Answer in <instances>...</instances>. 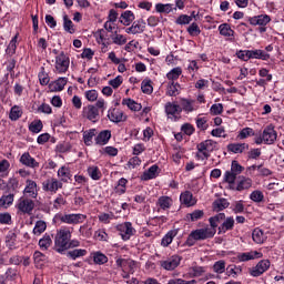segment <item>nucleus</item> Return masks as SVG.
Listing matches in <instances>:
<instances>
[{
	"instance_id": "obj_1",
	"label": "nucleus",
	"mask_w": 284,
	"mask_h": 284,
	"mask_svg": "<svg viewBox=\"0 0 284 284\" xmlns=\"http://www.w3.org/2000/svg\"><path fill=\"white\" fill-rule=\"evenodd\" d=\"M105 100L99 99L95 104H89L82 109V119L91 121V123H98L101 119V114L105 112Z\"/></svg>"
},
{
	"instance_id": "obj_2",
	"label": "nucleus",
	"mask_w": 284,
	"mask_h": 284,
	"mask_svg": "<svg viewBox=\"0 0 284 284\" xmlns=\"http://www.w3.org/2000/svg\"><path fill=\"white\" fill-rule=\"evenodd\" d=\"M214 235H215L214 229H209V227L197 229L192 231L189 234L185 243L189 247H192L196 245V241H206V239H214Z\"/></svg>"
},
{
	"instance_id": "obj_3",
	"label": "nucleus",
	"mask_w": 284,
	"mask_h": 284,
	"mask_svg": "<svg viewBox=\"0 0 284 284\" xmlns=\"http://www.w3.org/2000/svg\"><path fill=\"white\" fill-rule=\"evenodd\" d=\"M196 159L200 161H205L212 156V152H216V150H219V142L214 140L202 141L196 145Z\"/></svg>"
},
{
	"instance_id": "obj_4",
	"label": "nucleus",
	"mask_w": 284,
	"mask_h": 284,
	"mask_svg": "<svg viewBox=\"0 0 284 284\" xmlns=\"http://www.w3.org/2000/svg\"><path fill=\"white\" fill-rule=\"evenodd\" d=\"M70 239H72V231H70V229L62 227L57 231V234L54 237V245L59 254L68 250V243H70Z\"/></svg>"
},
{
	"instance_id": "obj_5",
	"label": "nucleus",
	"mask_w": 284,
	"mask_h": 284,
	"mask_svg": "<svg viewBox=\"0 0 284 284\" xmlns=\"http://www.w3.org/2000/svg\"><path fill=\"white\" fill-rule=\"evenodd\" d=\"M55 219L57 221H60V223H65L67 225H80V223H83L88 219V215L81 213H59L55 215Z\"/></svg>"
},
{
	"instance_id": "obj_6",
	"label": "nucleus",
	"mask_w": 284,
	"mask_h": 284,
	"mask_svg": "<svg viewBox=\"0 0 284 284\" xmlns=\"http://www.w3.org/2000/svg\"><path fill=\"white\" fill-rule=\"evenodd\" d=\"M34 200L24 195L21 196L16 204V210L18 214H28V216L32 215V212H34Z\"/></svg>"
},
{
	"instance_id": "obj_7",
	"label": "nucleus",
	"mask_w": 284,
	"mask_h": 284,
	"mask_svg": "<svg viewBox=\"0 0 284 284\" xmlns=\"http://www.w3.org/2000/svg\"><path fill=\"white\" fill-rule=\"evenodd\" d=\"M70 69V57L65 54V52H60L55 57V65H54V72L57 74H65V72Z\"/></svg>"
},
{
	"instance_id": "obj_8",
	"label": "nucleus",
	"mask_w": 284,
	"mask_h": 284,
	"mask_svg": "<svg viewBox=\"0 0 284 284\" xmlns=\"http://www.w3.org/2000/svg\"><path fill=\"white\" fill-rule=\"evenodd\" d=\"M164 112L171 121H179L181 119V105L176 104V102H166L164 105Z\"/></svg>"
},
{
	"instance_id": "obj_9",
	"label": "nucleus",
	"mask_w": 284,
	"mask_h": 284,
	"mask_svg": "<svg viewBox=\"0 0 284 284\" xmlns=\"http://www.w3.org/2000/svg\"><path fill=\"white\" fill-rule=\"evenodd\" d=\"M42 190L44 192H52L53 194H57L59 190H63V182L55 178H49L42 183Z\"/></svg>"
},
{
	"instance_id": "obj_10",
	"label": "nucleus",
	"mask_w": 284,
	"mask_h": 284,
	"mask_svg": "<svg viewBox=\"0 0 284 284\" xmlns=\"http://www.w3.org/2000/svg\"><path fill=\"white\" fill-rule=\"evenodd\" d=\"M118 232H120V236L122 241H130V237L134 236L136 230L132 227V222H124L122 224L116 225Z\"/></svg>"
},
{
	"instance_id": "obj_11",
	"label": "nucleus",
	"mask_w": 284,
	"mask_h": 284,
	"mask_svg": "<svg viewBox=\"0 0 284 284\" xmlns=\"http://www.w3.org/2000/svg\"><path fill=\"white\" fill-rule=\"evenodd\" d=\"M23 194V196H27L28 199H37V196H39V186L34 180L26 181Z\"/></svg>"
},
{
	"instance_id": "obj_12",
	"label": "nucleus",
	"mask_w": 284,
	"mask_h": 284,
	"mask_svg": "<svg viewBox=\"0 0 284 284\" xmlns=\"http://www.w3.org/2000/svg\"><path fill=\"white\" fill-rule=\"evenodd\" d=\"M108 119L112 123H123L128 121V115H125V113H123V111H121L120 109L114 108L109 110Z\"/></svg>"
},
{
	"instance_id": "obj_13",
	"label": "nucleus",
	"mask_w": 284,
	"mask_h": 284,
	"mask_svg": "<svg viewBox=\"0 0 284 284\" xmlns=\"http://www.w3.org/2000/svg\"><path fill=\"white\" fill-rule=\"evenodd\" d=\"M126 34H143L145 32V20L140 19L125 29Z\"/></svg>"
},
{
	"instance_id": "obj_14",
	"label": "nucleus",
	"mask_w": 284,
	"mask_h": 284,
	"mask_svg": "<svg viewBox=\"0 0 284 284\" xmlns=\"http://www.w3.org/2000/svg\"><path fill=\"white\" fill-rule=\"evenodd\" d=\"M19 162L26 168H31V170H37V168H39V162L30 155V152H24L20 156Z\"/></svg>"
},
{
	"instance_id": "obj_15",
	"label": "nucleus",
	"mask_w": 284,
	"mask_h": 284,
	"mask_svg": "<svg viewBox=\"0 0 284 284\" xmlns=\"http://www.w3.org/2000/svg\"><path fill=\"white\" fill-rule=\"evenodd\" d=\"M160 265L163 267V270H168L169 272L176 270V266L181 265V257L179 255H173L165 261H161Z\"/></svg>"
},
{
	"instance_id": "obj_16",
	"label": "nucleus",
	"mask_w": 284,
	"mask_h": 284,
	"mask_svg": "<svg viewBox=\"0 0 284 284\" xmlns=\"http://www.w3.org/2000/svg\"><path fill=\"white\" fill-rule=\"evenodd\" d=\"M262 135L264 143H266V145H272L274 144V141H276L277 133L272 125H268L264 129Z\"/></svg>"
},
{
	"instance_id": "obj_17",
	"label": "nucleus",
	"mask_w": 284,
	"mask_h": 284,
	"mask_svg": "<svg viewBox=\"0 0 284 284\" xmlns=\"http://www.w3.org/2000/svg\"><path fill=\"white\" fill-rule=\"evenodd\" d=\"M267 270H270V261L262 260L251 270V276H261L262 274H265Z\"/></svg>"
},
{
	"instance_id": "obj_18",
	"label": "nucleus",
	"mask_w": 284,
	"mask_h": 284,
	"mask_svg": "<svg viewBox=\"0 0 284 284\" xmlns=\"http://www.w3.org/2000/svg\"><path fill=\"white\" fill-rule=\"evenodd\" d=\"M247 21L251 26H267L272 18L268 14H260L254 17H248Z\"/></svg>"
},
{
	"instance_id": "obj_19",
	"label": "nucleus",
	"mask_w": 284,
	"mask_h": 284,
	"mask_svg": "<svg viewBox=\"0 0 284 284\" xmlns=\"http://www.w3.org/2000/svg\"><path fill=\"white\" fill-rule=\"evenodd\" d=\"M180 201L182 205H185L186 207H194L196 204V197H194V194L190 191H184L180 195Z\"/></svg>"
},
{
	"instance_id": "obj_20",
	"label": "nucleus",
	"mask_w": 284,
	"mask_h": 284,
	"mask_svg": "<svg viewBox=\"0 0 284 284\" xmlns=\"http://www.w3.org/2000/svg\"><path fill=\"white\" fill-rule=\"evenodd\" d=\"M181 110L186 112L187 114H190V112H194L195 110H199V105H196V101L195 100H191V99H181V105H180Z\"/></svg>"
},
{
	"instance_id": "obj_21",
	"label": "nucleus",
	"mask_w": 284,
	"mask_h": 284,
	"mask_svg": "<svg viewBox=\"0 0 284 284\" xmlns=\"http://www.w3.org/2000/svg\"><path fill=\"white\" fill-rule=\"evenodd\" d=\"M254 258H263V253L258 251H250L246 253H240L237 255V260L241 261L242 263H245L247 261H254Z\"/></svg>"
},
{
	"instance_id": "obj_22",
	"label": "nucleus",
	"mask_w": 284,
	"mask_h": 284,
	"mask_svg": "<svg viewBox=\"0 0 284 284\" xmlns=\"http://www.w3.org/2000/svg\"><path fill=\"white\" fill-rule=\"evenodd\" d=\"M227 152H232L233 154H243L245 150H250V144L247 143H230L226 146Z\"/></svg>"
},
{
	"instance_id": "obj_23",
	"label": "nucleus",
	"mask_w": 284,
	"mask_h": 284,
	"mask_svg": "<svg viewBox=\"0 0 284 284\" xmlns=\"http://www.w3.org/2000/svg\"><path fill=\"white\" fill-rule=\"evenodd\" d=\"M65 85H68V78H59L49 84V90L50 92H62Z\"/></svg>"
},
{
	"instance_id": "obj_24",
	"label": "nucleus",
	"mask_w": 284,
	"mask_h": 284,
	"mask_svg": "<svg viewBox=\"0 0 284 284\" xmlns=\"http://www.w3.org/2000/svg\"><path fill=\"white\" fill-rule=\"evenodd\" d=\"M224 222L219 226V232L217 234H225V232H230L234 230V217L229 216L223 220Z\"/></svg>"
},
{
	"instance_id": "obj_25",
	"label": "nucleus",
	"mask_w": 284,
	"mask_h": 284,
	"mask_svg": "<svg viewBox=\"0 0 284 284\" xmlns=\"http://www.w3.org/2000/svg\"><path fill=\"white\" fill-rule=\"evenodd\" d=\"M110 139H112V131H110V130L101 131L95 138V144L97 145H106V143H109Z\"/></svg>"
},
{
	"instance_id": "obj_26",
	"label": "nucleus",
	"mask_w": 284,
	"mask_h": 284,
	"mask_svg": "<svg viewBox=\"0 0 284 284\" xmlns=\"http://www.w3.org/2000/svg\"><path fill=\"white\" fill-rule=\"evenodd\" d=\"M14 203V193H8L3 194L0 197V207H3V210H8Z\"/></svg>"
},
{
	"instance_id": "obj_27",
	"label": "nucleus",
	"mask_w": 284,
	"mask_h": 284,
	"mask_svg": "<svg viewBox=\"0 0 284 284\" xmlns=\"http://www.w3.org/2000/svg\"><path fill=\"white\" fill-rule=\"evenodd\" d=\"M174 201L172 200V197L168 196V195H162L158 199L156 205L161 209V210H170L173 205Z\"/></svg>"
},
{
	"instance_id": "obj_28",
	"label": "nucleus",
	"mask_w": 284,
	"mask_h": 284,
	"mask_svg": "<svg viewBox=\"0 0 284 284\" xmlns=\"http://www.w3.org/2000/svg\"><path fill=\"white\" fill-rule=\"evenodd\" d=\"M250 59H262V61H267V59H270V53L261 49L248 50V60Z\"/></svg>"
},
{
	"instance_id": "obj_29",
	"label": "nucleus",
	"mask_w": 284,
	"mask_h": 284,
	"mask_svg": "<svg viewBox=\"0 0 284 284\" xmlns=\"http://www.w3.org/2000/svg\"><path fill=\"white\" fill-rule=\"evenodd\" d=\"M156 176H159V165L154 164L143 173L142 181H151L152 179H156Z\"/></svg>"
},
{
	"instance_id": "obj_30",
	"label": "nucleus",
	"mask_w": 284,
	"mask_h": 284,
	"mask_svg": "<svg viewBox=\"0 0 284 284\" xmlns=\"http://www.w3.org/2000/svg\"><path fill=\"white\" fill-rule=\"evenodd\" d=\"M222 221H225V213H219L215 216L210 217L209 223L211 227H206V229L214 230L216 234V227H219V223H221Z\"/></svg>"
},
{
	"instance_id": "obj_31",
	"label": "nucleus",
	"mask_w": 284,
	"mask_h": 284,
	"mask_svg": "<svg viewBox=\"0 0 284 284\" xmlns=\"http://www.w3.org/2000/svg\"><path fill=\"white\" fill-rule=\"evenodd\" d=\"M115 265L118 267H121L122 272H128V270H132L133 265H134V261L130 260V258H118L115 261Z\"/></svg>"
},
{
	"instance_id": "obj_32",
	"label": "nucleus",
	"mask_w": 284,
	"mask_h": 284,
	"mask_svg": "<svg viewBox=\"0 0 284 284\" xmlns=\"http://www.w3.org/2000/svg\"><path fill=\"white\" fill-rule=\"evenodd\" d=\"M183 74V69L181 67L173 68L169 73H166V79L170 83H175L179 81V77Z\"/></svg>"
},
{
	"instance_id": "obj_33",
	"label": "nucleus",
	"mask_w": 284,
	"mask_h": 284,
	"mask_svg": "<svg viewBox=\"0 0 284 284\" xmlns=\"http://www.w3.org/2000/svg\"><path fill=\"white\" fill-rule=\"evenodd\" d=\"M58 176L60 178L61 183H68L72 179V173L67 166H62L58 170Z\"/></svg>"
},
{
	"instance_id": "obj_34",
	"label": "nucleus",
	"mask_w": 284,
	"mask_h": 284,
	"mask_svg": "<svg viewBox=\"0 0 284 284\" xmlns=\"http://www.w3.org/2000/svg\"><path fill=\"white\" fill-rule=\"evenodd\" d=\"M173 10H176V8H174V4L172 3H156L155 4V12H159L160 14H170V12H172Z\"/></svg>"
},
{
	"instance_id": "obj_35",
	"label": "nucleus",
	"mask_w": 284,
	"mask_h": 284,
	"mask_svg": "<svg viewBox=\"0 0 284 284\" xmlns=\"http://www.w3.org/2000/svg\"><path fill=\"white\" fill-rule=\"evenodd\" d=\"M179 234V231L176 230H171L169 231L162 239L161 245L162 247H168L171 245L172 241H174V237Z\"/></svg>"
},
{
	"instance_id": "obj_36",
	"label": "nucleus",
	"mask_w": 284,
	"mask_h": 284,
	"mask_svg": "<svg viewBox=\"0 0 284 284\" xmlns=\"http://www.w3.org/2000/svg\"><path fill=\"white\" fill-rule=\"evenodd\" d=\"M38 245L42 252L50 250V247H52V237L49 234H44L43 237L39 240Z\"/></svg>"
},
{
	"instance_id": "obj_37",
	"label": "nucleus",
	"mask_w": 284,
	"mask_h": 284,
	"mask_svg": "<svg viewBox=\"0 0 284 284\" xmlns=\"http://www.w3.org/2000/svg\"><path fill=\"white\" fill-rule=\"evenodd\" d=\"M205 216V212L203 210H195L192 213L185 215V221H190L191 223H195V221H201Z\"/></svg>"
},
{
	"instance_id": "obj_38",
	"label": "nucleus",
	"mask_w": 284,
	"mask_h": 284,
	"mask_svg": "<svg viewBox=\"0 0 284 284\" xmlns=\"http://www.w3.org/2000/svg\"><path fill=\"white\" fill-rule=\"evenodd\" d=\"M122 105H126L129 108V110H132V112H141V108H143L141 105V103L132 100V99H123L122 100Z\"/></svg>"
},
{
	"instance_id": "obj_39",
	"label": "nucleus",
	"mask_w": 284,
	"mask_h": 284,
	"mask_svg": "<svg viewBox=\"0 0 284 284\" xmlns=\"http://www.w3.org/2000/svg\"><path fill=\"white\" fill-rule=\"evenodd\" d=\"M23 116V109L19 105H13L9 113V119L11 121H19Z\"/></svg>"
},
{
	"instance_id": "obj_40",
	"label": "nucleus",
	"mask_w": 284,
	"mask_h": 284,
	"mask_svg": "<svg viewBox=\"0 0 284 284\" xmlns=\"http://www.w3.org/2000/svg\"><path fill=\"white\" fill-rule=\"evenodd\" d=\"M38 79L40 85H50V73L45 71V67L40 68V72L38 73Z\"/></svg>"
},
{
	"instance_id": "obj_41",
	"label": "nucleus",
	"mask_w": 284,
	"mask_h": 284,
	"mask_svg": "<svg viewBox=\"0 0 284 284\" xmlns=\"http://www.w3.org/2000/svg\"><path fill=\"white\" fill-rule=\"evenodd\" d=\"M230 207V202L225 199H219L213 202L214 212H223V210H227Z\"/></svg>"
},
{
	"instance_id": "obj_42",
	"label": "nucleus",
	"mask_w": 284,
	"mask_h": 284,
	"mask_svg": "<svg viewBox=\"0 0 284 284\" xmlns=\"http://www.w3.org/2000/svg\"><path fill=\"white\" fill-rule=\"evenodd\" d=\"M134 19H135L134 12L128 10L121 14L120 23H122V26H130L132 21H134Z\"/></svg>"
},
{
	"instance_id": "obj_43",
	"label": "nucleus",
	"mask_w": 284,
	"mask_h": 284,
	"mask_svg": "<svg viewBox=\"0 0 284 284\" xmlns=\"http://www.w3.org/2000/svg\"><path fill=\"white\" fill-rule=\"evenodd\" d=\"M91 256L95 265H105L108 263V256L99 251L91 253Z\"/></svg>"
},
{
	"instance_id": "obj_44",
	"label": "nucleus",
	"mask_w": 284,
	"mask_h": 284,
	"mask_svg": "<svg viewBox=\"0 0 284 284\" xmlns=\"http://www.w3.org/2000/svg\"><path fill=\"white\" fill-rule=\"evenodd\" d=\"M87 172L93 181H100L101 176H103L101 170L97 165L89 166Z\"/></svg>"
},
{
	"instance_id": "obj_45",
	"label": "nucleus",
	"mask_w": 284,
	"mask_h": 284,
	"mask_svg": "<svg viewBox=\"0 0 284 284\" xmlns=\"http://www.w3.org/2000/svg\"><path fill=\"white\" fill-rule=\"evenodd\" d=\"M252 187V179L250 178H242V180L237 183L236 190L237 192H243V190H250Z\"/></svg>"
},
{
	"instance_id": "obj_46",
	"label": "nucleus",
	"mask_w": 284,
	"mask_h": 284,
	"mask_svg": "<svg viewBox=\"0 0 284 284\" xmlns=\"http://www.w3.org/2000/svg\"><path fill=\"white\" fill-rule=\"evenodd\" d=\"M252 239L254 243H257V245L265 243V234L263 233V230L261 229L253 230Z\"/></svg>"
},
{
	"instance_id": "obj_47",
	"label": "nucleus",
	"mask_w": 284,
	"mask_h": 284,
	"mask_svg": "<svg viewBox=\"0 0 284 284\" xmlns=\"http://www.w3.org/2000/svg\"><path fill=\"white\" fill-rule=\"evenodd\" d=\"M19 39V33H17L11 41L9 42L8 48L6 49V53L9 54V57H12L17 54V40Z\"/></svg>"
},
{
	"instance_id": "obj_48",
	"label": "nucleus",
	"mask_w": 284,
	"mask_h": 284,
	"mask_svg": "<svg viewBox=\"0 0 284 284\" xmlns=\"http://www.w3.org/2000/svg\"><path fill=\"white\" fill-rule=\"evenodd\" d=\"M88 251L85 248H75L73 251L68 252L69 258H72V261H77V258H81L82 256H87Z\"/></svg>"
},
{
	"instance_id": "obj_49",
	"label": "nucleus",
	"mask_w": 284,
	"mask_h": 284,
	"mask_svg": "<svg viewBox=\"0 0 284 284\" xmlns=\"http://www.w3.org/2000/svg\"><path fill=\"white\" fill-rule=\"evenodd\" d=\"M219 31L222 37H234V30L229 23H222L219 26Z\"/></svg>"
},
{
	"instance_id": "obj_50",
	"label": "nucleus",
	"mask_w": 284,
	"mask_h": 284,
	"mask_svg": "<svg viewBox=\"0 0 284 284\" xmlns=\"http://www.w3.org/2000/svg\"><path fill=\"white\" fill-rule=\"evenodd\" d=\"M111 39L115 45H125L128 43V38L116 31L111 36Z\"/></svg>"
},
{
	"instance_id": "obj_51",
	"label": "nucleus",
	"mask_w": 284,
	"mask_h": 284,
	"mask_svg": "<svg viewBox=\"0 0 284 284\" xmlns=\"http://www.w3.org/2000/svg\"><path fill=\"white\" fill-rule=\"evenodd\" d=\"M48 229V224H45L44 221H38L33 227V234L34 236H41V234H43V232H45V230Z\"/></svg>"
},
{
	"instance_id": "obj_52",
	"label": "nucleus",
	"mask_w": 284,
	"mask_h": 284,
	"mask_svg": "<svg viewBox=\"0 0 284 284\" xmlns=\"http://www.w3.org/2000/svg\"><path fill=\"white\" fill-rule=\"evenodd\" d=\"M97 136V129H91L83 132V141L85 145H92V139Z\"/></svg>"
},
{
	"instance_id": "obj_53",
	"label": "nucleus",
	"mask_w": 284,
	"mask_h": 284,
	"mask_svg": "<svg viewBox=\"0 0 284 284\" xmlns=\"http://www.w3.org/2000/svg\"><path fill=\"white\" fill-rule=\"evenodd\" d=\"M141 90L143 94H152V92H154V88L152 87V80L144 79L141 83Z\"/></svg>"
},
{
	"instance_id": "obj_54",
	"label": "nucleus",
	"mask_w": 284,
	"mask_h": 284,
	"mask_svg": "<svg viewBox=\"0 0 284 284\" xmlns=\"http://www.w3.org/2000/svg\"><path fill=\"white\" fill-rule=\"evenodd\" d=\"M179 88H181L179 82H169L166 94H169V97H178Z\"/></svg>"
},
{
	"instance_id": "obj_55",
	"label": "nucleus",
	"mask_w": 284,
	"mask_h": 284,
	"mask_svg": "<svg viewBox=\"0 0 284 284\" xmlns=\"http://www.w3.org/2000/svg\"><path fill=\"white\" fill-rule=\"evenodd\" d=\"M43 130V122L41 120H36L30 123L29 125V131L32 132L33 134H39Z\"/></svg>"
},
{
	"instance_id": "obj_56",
	"label": "nucleus",
	"mask_w": 284,
	"mask_h": 284,
	"mask_svg": "<svg viewBox=\"0 0 284 284\" xmlns=\"http://www.w3.org/2000/svg\"><path fill=\"white\" fill-rule=\"evenodd\" d=\"M224 183H229L230 189L234 190V183H236V175L231 171H226L224 173Z\"/></svg>"
},
{
	"instance_id": "obj_57",
	"label": "nucleus",
	"mask_w": 284,
	"mask_h": 284,
	"mask_svg": "<svg viewBox=\"0 0 284 284\" xmlns=\"http://www.w3.org/2000/svg\"><path fill=\"white\" fill-rule=\"evenodd\" d=\"M7 192H10L11 194H17V190H19V180L11 178L7 184Z\"/></svg>"
},
{
	"instance_id": "obj_58",
	"label": "nucleus",
	"mask_w": 284,
	"mask_h": 284,
	"mask_svg": "<svg viewBox=\"0 0 284 284\" xmlns=\"http://www.w3.org/2000/svg\"><path fill=\"white\" fill-rule=\"evenodd\" d=\"M250 199L253 203H263V201H265V195L262 191L255 190L250 194Z\"/></svg>"
},
{
	"instance_id": "obj_59",
	"label": "nucleus",
	"mask_w": 284,
	"mask_h": 284,
	"mask_svg": "<svg viewBox=\"0 0 284 284\" xmlns=\"http://www.w3.org/2000/svg\"><path fill=\"white\" fill-rule=\"evenodd\" d=\"M6 245L9 250H14V245H17V233L11 232L6 236Z\"/></svg>"
},
{
	"instance_id": "obj_60",
	"label": "nucleus",
	"mask_w": 284,
	"mask_h": 284,
	"mask_svg": "<svg viewBox=\"0 0 284 284\" xmlns=\"http://www.w3.org/2000/svg\"><path fill=\"white\" fill-rule=\"evenodd\" d=\"M176 26H190L192 23V16L181 14L175 20Z\"/></svg>"
},
{
	"instance_id": "obj_61",
	"label": "nucleus",
	"mask_w": 284,
	"mask_h": 284,
	"mask_svg": "<svg viewBox=\"0 0 284 284\" xmlns=\"http://www.w3.org/2000/svg\"><path fill=\"white\" fill-rule=\"evenodd\" d=\"M126 185H128V179L125 178L120 179L118 181V186L115 187L116 194H125Z\"/></svg>"
},
{
	"instance_id": "obj_62",
	"label": "nucleus",
	"mask_w": 284,
	"mask_h": 284,
	"mask_svg": "<svg viewBox=\"0 0 284 284\" xmlns=\"http://www.w3.org/2000/svg\"><path fill=\"white\" fill-rule=\"evenodd\" d=\"M247 136H254V129L244 128L237 134V139H240V141H243V139H247Z\"/></svg>"
},
{
	"instance_id": "obj_63",
	"label": "nucleus",
	"mask_w": 284,
	"mask_h": 284,
	"mask_svg": "<svg viewBox=\"0 0 284 284\" xmlns=\"http://www.w3.org/2000/svg\"><path fill=\"white\" fill-rule=\"evenodd\" d=\"M213 272H215V274H223L225 272V261L220 260L215 262L213 265Z\"/></svg>"
},
{
	"instance_id": "obj_64",
	"label": "nucleus",
	"mask_w": 284,
	"mask_h": 284,
	"mask_svg": "<svg viewBox=\"0 0 284 284\" xmlns=\"http://www.w3.org/2000/svg\"><path fill=\"white\" fill-rule=\"evenodd\" d=\"M17 278H19V271H17L16 268H8L6 272V280L7 281H17Z\"/></svg>"
}]
</instances>
